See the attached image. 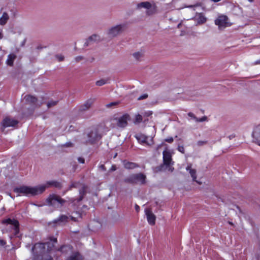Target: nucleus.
I'll return each mask as SVG.
<instances>
[{
	"mask_svg": "<svg viewBox=\"0 0 260 260\" xmlns=\"http://www.w3.org/2000/svg\"><path fill=\"white\" fill-rule=\"evenodd\" d=\"M150 140L152 141V138H151Z\"/></svg>",
	"mask_w": 260,
	"mask_h": 260,
	"instance_id": "bf43d9fd",
	"label": "nucleus"
},
{
	"mask_svg": "<svg viewBox=\"0 0 260 260\" xmlns=\"http://www.w3.org/2000/svg\"><path fill=\"white\" fill-rule=\"evenodd\" d=\"M142 8L147 9L146 14L148 16L152 15L156 12V6L155 4L152 5L149 2H142L137 5V9H140Z\"/></svg>",
	"mask_w": 260,
	"mask_h": 260,
	"instance_id": "0eeeda50",
	"label": "nucleus"
},
{
	"mask_svg": "<svg viewBox=\"0 0 260 260\" xmlns=\"http://www.w3.org/2000/svg\"><path fill=\"white\" fill-rule=\"evenodd\" d=\"M18 123V121L10 117L5 118L2 122L3 126L5 128L9 126L15 127Z\"/></svg>",
	"mask_w": 260,
	"mask_h": 260,
	"instance_id": "4468645a",
	"label": "nucleus"
},
{
	"mask_svg": "<svg viewBox=\"0 0 260 260\" xmlns=\"http://www.w3.org/2000/svg\"><path fill=\"white\" fill-rule=\"evenodd\" d=\"M73 146H74V144L72 143H71V142H68V143H66V144H64L62 145L61 146L62 147H73Z\"/></svg>",
	"mask_w": 260,
	"mask_h": 260,
	"instance_id": "4c0bfd02",
	"label": "nucleus"
},
{
	"mask_svg": "<svg viewBox=\"0 0 260 260\" xmlns=\"http://www.w3.org/2000/svg\"><path fill=\"white\" fill-rule=\"evenodd\" d=\"M57 239L55 238H51L50 240V241L47 242L45 243H37L32 248V250L34 251H36L37 252L38 249H40L39 251L40 252H42L41 249H43L45 248V246L47 245L48 250H52V248H54V249L56 251H60L63 254H67L69 252L72 251L73 247L70 245H62L59 248L55 247L54 246V244L57 243Z\"/></svg>",
	"mask_w": 260,
	"mask_h": 260,
	"instance_id": "f03ea898",
	"label": "nucleus"
},
{
	"mask_svg": "<svg viewBox=\"0 0 260 260\" xmlns=\"http://www.w3.org/2000/svg\"><path fill=\"white\" fill-rule=\"evenodd\" d=\"M130 115L127 113H125L116 119V124L119 127L121 128H124L127 126L128 121L130 120Z\"/></svg>",
	"mask_w": 260,
	"mask_h": 260,
	"instance_id": "9d476101",
	"label": "nucleus"
},
{
	"mask_svg": "<svg viewBox=\"0 0 260 260\" xmlns=\"http://www.w3.org/2000/svg\"><path fill=\"white\" fill-rule=\"evenodd\" d=\"M16 56L14 54H9L8 56V58L6 61V63L8 65L12 66L13 64V61L16 58Z\"/></svg>",
	"mask_w": 260,
	"mask_h": 260,
	"instance_id": "c756f323",
	"label": "nucleus"
},
{
	"mask_svg": "<svg viewBox=\"0 0 260 260\" xmlns=\"http://www.w3.org/2000/svg\"><path fill=\"white\" fill-rule=\"evenodd\" d=\"M256 128L258 129V130H260V124H258L257 126H256Z\"/></svg>",
	"mask_w": 260,
	"mask_h": 260,
	"instance_id": "5fc2aeb1",
	"label": "nucleus"
},
{
	"mask_svg": "<svg viewBox=\"0 0 260 260\" xmlns=\"http://www.w3.org/2000/svg\"><path fill=\"white\" fill-rule=\"evenodd\" d=\"M43 187H39V185L35 187H30L27 186H21L20 187L14 188V192L18 193H21L23 195L36 196L40 194V191L42 190Z\"/></svg>",
	"mask_w": 260,
	"mask_h": 260,
	"instance_id": "7ed1b4c3",
	"label": "nucleus"
},
{
	"mask_svg": "<svg viewBox=\"0 0 260 260\" xmlns=\"http://www.w3.org/2000/svg\"><path fill=\"white\" fill-rule=\"evenodd\" d=\"M250 3H253L254 0H248Z\"/></svg>",
	"mask_w": 260,
	"mask_h": 260,
	"instance_id": "4d7b16f0",
	"label": "nucleus"
},
{
	"mask_svg": "<svg viewBox=\"0 0 260 260\" xmlns=\"http://www.w3.org/2000/svg\"><path fill=\"white\" fill-rule=\"evenodd\" d=\"M144 119L142 114H137L135 115V117L133 120V122L135 124H139L141 122H143Z\"/></svg>",
	"mask_w": 260,
	"mask_h": 260,
	"instance_id": "cd10ccee",
	"label": "nucleus"
},
{
	"mask_svg": "<svg viewBox=\"0 0 260 260\" xmlns=\"http://www.w3.org/2000/svg\"><path fill=\"white\" fill-rule=\"evenodd\" d=\"M109 80L108 79H102L100 80L97 81L95 83V84L97 86H101L106 84L107 83H108Z\"/></svg>",
	"mask_w": 260,
	"mask_h": 260,
	"instance_id": "72a5a7b5",
	"label": "nucleus"
},
{
	"mask_svg": "<svg viewBox=\"0 0 260 260\" xmlns=\"http://www.w3.org/2000/svg\"><path fill=\"white\" fill-rule=\"evenodd\" d=\"M94 101H95L94 99L90 98V99H88L84 103V104H83L82 105H81L80 107V108L79 109V111L80 112H84V111H87L92 105V104L94 103Z\"/></svg>",
	"mask_w": 260,
	"mask_h": 260,
	"instance_id": "f3484780",
	"label": "nucleus"
},
{
	"mask_svg": "<svg viewBox=\"0 0 260 260\" xmlns=\"http://www.w3.org/2000/svg\"><path fill=\"white\" fill-rule=\"evenodd\" d=\"M81 187V189H79V198L77 200L78 202H80L83 200L84 197L86 193V190L87 189V186L85 184H82Z\"/></svg>",
	"mask_w": 260,
	"mask_h": 260,
	"instance_id": "5701e85b",
	"label": "nucleus"
},
{
	"mask_svg": "<svg viewBox=\"0 0 260 260\" xmlns=\"http://www.w3.org/2000/svg\"><path fill=\"white\" fill-rule=\"evenodd\" d=\"M194 95L195 94L193 91L191 90H186L181 93V95H180V99L185 101L191 100Z\"/></svg>",
	"mask_w": 260,
	"mask_h": 260,
	"instance_id": "ddd939ff",
	"label": "nucleus"
},
{
	"mask_svg": "<svg viewBox=\"0 0 260 260\" xmlns=\"http://www.w3.org/2000/svg\"><path fill=\"white\" fill-rule=\"evenodd\" d=\"M47 202L49 206L58 208L61 207L67 201L62 199L60 196L55 194H52L49 196L47 199Z\"/></svg>",
	"mask_w": 260,
	"mask_h": 260,
	"instance_id": "39448f33",
	"label": "nucleus"
},
{
	"mask_svg": "<svg viewBox=\"0 0 260 260\" xmlns=\"http://www.w3.org/2000/svg\"><path fill=\"white\" fill-rule=\"evenodd\" d=\"M152 113L153 112L151 111H145L142 113L144 119V123H145L149 120L148 117L151 116Z\"/></svg>",
	"mask_w": 260,
	"mask_h": 260,
	"instance_id": "7c9ffc66",
	"label": "nucleus"
},
{
	"mask_svg": "<svg viewBox=\"0 0 260 260\" xmlns=\"http://www.w3.org/2000/svg\"><path fill=\"white\" fill-rule=\"evenodd\" d=\"M82 255L78 251L73 252L67 260H83Z\"/></svg>",
	"mask_w": 260,
	"mask_h": 260,
	"instance_id": "b1692460",
	"label": "nucleus"
},
{
	"mask_svg": "<svg viewBox=\"0 0 260 260\" xmlns=\"http://www.w3.org/2000/svg\"><path fill=\"white\" fill-rule=\"evenodd\" d=\"M100 168L103 171H106V168L104 165H101L100 166Z\"/></svg>",
	"mask_w": 260,
	"mask_h": 260,
	"instance_id": "de8ad7c7",
	"label": "nucleus"
},
{
	"mask_svg": "<svg viewBox=\"0 0 260 260\" xmlns=\"http://www.w3.org/2000/svg\"><path fill=\"white\" fill-rule=\"evenodd\" d=\"M75 59L77 62H79L80 60L83 59V57L82 56H78L75 57Z\"/></svg>",
	"mask_w": 260,
	"mask_h": 260,
	"instance_id": "ea45409f",
	"label": "nucleus"
},
{
	"mask_svg": "<svg viewBox=\"0 0 260 260\" xmlns=\"http://www.w3.org/2000/svg\"><path fill=\"white\" fill-rule=\"evenodd\" d=\"M255 64H260V60H257L254 63Z\"/></svg>",
	"mask_w": 260,
	"mask_h": 260,
	"instance_id": "603ef678",
	"label": "nucleus"
},
{
	"mask_svg": "<svg viewBox=\"0 0 260 260\" xmlns=\"http://www.w3.org/2000/svg\"><path fill=\"white\" fill-rule=\"evenodd\" d=\"M162 147H165V150L162 152L163 154V163L160 166L155 167L153 169L154 172L157 173L159 172L168 171L172 172L174 168L172 167L173 161L172 159V155L169 151L168 150L166 144L162 143L156 148V150L158 151Z\"/></svg>",
	"mask_w": 260,
	"mask_h": 260,
	"instance_id": "f257e3e1",
	"label": "nucleus"
},
{
	"mask_svg": "<svg viewBox=\"0 0 260 260\" xmlns=\"http://www.w3.org/2000/svg\"><path fill=\"white\" fill-rule=\"evenodd\" d=\"M82 184H81L80 182H73L71 183L69 187L68 190H71L72 188H79Z\"/></svg>",
	"mask_w": 260,
	"mask_h": 260,
	"instance_id": "f704fd0d",
	"label": "nucleus"
},
{
	"mask_svg": "<svg viewBox=\"0 0 260 260\" xmlns=\"http://www.w3.org/2000/svg\"><path fill=\"white\" fill-rule=\"evenodd\" d=\"M75 214V216L71 215L70 217L71 219L75 222L79 221L78 219L82 218V214L78 212H76L74 213Z\"/></svg>",
	"mask_w": 260,
	"mask_h": 260,
	"instance_id": "2f4dec72",
	"label": "nucleus"
},
{
	"mask_svg": "<svg viewBox=\"0 0 260 260\" xmlns=\"http://www.w3.org/2000/svg\"><path fill=\"white\" fill-rule=\"evenodd\" d=\"M88 140L90 143H93L101 139V136L98 134V131H90L88 134Z\"/></svg>",
	"mask_w": 260,
	"mask_h": 260,
	"instance_id": "a211bd4d",
	"label": "nucleus"
},
{
	"mask_svg": "<svg viewBox=\"0 0 260 260\" xmlns=\"http://www.w3.org/2000/svg\"><path fill=\"white\" fill-rule=\"evenodd\" d=\"M34 260H36V259H34ZM40 260H42V259H40Z\"/></svg>",
	"mask_w": 260,
	"mask_h": 260,
	"instance_id": "052dcab7",
	"label": "nucleus"
},
{
	"mask_svg": "<svg viewBox=\"0 0 260 260\" xmlns=\"http://www.w3.org/2000/svg\"><path fill=\"white\" fill-rule=\"evenodd\" d=\"M234 137H235V136L231 135V136H229V138H230V139H231L232 138H234Z\"/></svg>",
	"mask_w": 260,
	"mask_h": 260,
	"instance_id": "6e6d98bb",
	"label": "nucleus"
},
{
	"mask_svg": "<svg viewBox=\"0 0 260 260\" xmlns=\"http://www.w3.org/2000/svg\"><path fill=\"white\" fill-rule=\"evenodd\" d=\"M146 176L143 173L133 174L124 180L125 183L129 184H144L146 182Z\"/></svg>",
	"mask_w": 260,
	"mask_h": 260,
	"instance_id": "20e7f679",
	"label": "nucleus"
},
{
	"mask_svg": "<svg viewBox=\"0 0 260 260\" xmlns=\"http://www.w3.org/2000/svg\"><path fill=\"white\" fill-rule=\"evenodd\" d=\"M116 170V167L115 165H112L111 169H110V171H114Z\"/></svg>",
	"mask_w": 260,
	"mask_h": 260,
	"instance_id": "c03bdc74",
	"label": "nucleus"
},
{
	"mask_svg": "<svg viewBox=\"0 0 260 260\" xmlns=\"http://www.w3.org/2000/svg\"><path fill=\"white\" fill-rule=\"evenodd\" d=\"M9 19V16L6 12H4L2 16L0 18V24L4 25L6 24Z\"/></svg>",
	"mask_w": 260,
	"mask_h": 260,
	"instance_id": "c85d7f7f",
	"label": "nucleus"
},
{
	"mask_svg": "<svg viewBox=\"0 0 260 260\" xmlns=\"http://www.w3.org/2000/svg\"><path fill=\"white\" fill-rule=\"evenodd\" d=\"M252 136V141L260 146V131H253Z\"/></svg>",
	"mask_w": 260,
	"mask_h": 260,
	"instance_id": "bb28decb",
	"label": "nucleus"
},
{
	"mask_svg": "<svg viewBox=\"0 0 260 260\" xmlns=\"http://www.w3.org/2000/svg\"><path fill=\"white\" fill-rule=\"evenodd\" d=\"M185 169H186V170L189 172V174L190 175V176L192 179V180L193 181L196 182L199 184H201V182L196 180L197 178L196 170L194 169H192L191 167V165L190 164L188 165L186 167Z\"/></svg>",
	"mask_w": 260,
	"mask_h": 260,
	"instance_id": "dca6fc26",
	"label": "nucleus"
},
{
	"mask_svg": "<svg viewBox=\"0 0 260 260\" xmlns=\"http://www.w3.org/2000/svg\"><path fill=\"white\" fill-rule=\"evenodd\" d=\"M56 58L58 59V61H61L63 60V59H64V57L61 55H57Z\"/></svg>",
	"mask_w": 260,
	"mask_h": 260,
	"instance_id": "79ce46f5",
	"label": "nucleus"
},
{
	"mask_svg": "<svg viewBox=\"0 0 260 260\" xmlns=\"http://www.w3.org/2000/svg\"><path fill=\"white\" fill-rule=\"evenodd\" d=\"M195 19L199 24H204L207 21L206 17L201 13H198L195 17Z\"/></svg>",
	"mask_w": 260,
	"mask_h": 260,
	"instance_id": "4be33fe9",
	"label": "nucleus"
},
{
	"mask_svg": "<svg viewBox=\"0 0 260 260\" xmlns=\"http://www.w3.org/2000/svg\"><path fill=\"white\" fill-rule=\"evenodd\" d=\"M229 18L225 15H220L215 20V24L219 28L225 27L230 25L228 22Z\"/></svg>",
	"mask_w": 260,
	"mask_h": 260,
	"instance_id": "f8f14e48",
	"label": "nucleus"
},
{
	"mask_svg": "<svg viewBox=\"0 0 260 260\" xmlns=\"http://www.w3.org/2000/svg\"><path fill=\"white\" fill-rule=\"evenodd\" d=\"M116 156H117V153H116L115 155H114V158H115V157H116Z\"/></svg>",
	"mask_w": 260,
	"mask_h": 260,
	"instance_id": "13d9d810",
	"label": "nucleus"
},
{
	"mask_svg": "<svg viewBox=\"0 0 260 260\" xmlns=\"http://www.w3.org/2000/svg\"><path fill=\"white\" fill-rule=\"evenodd\" d=\"M136 138L138 141L141 143H146L148 145H150L151 144L149 143L147 141L148 137L141 133L138 134L136 135Z\"/></svg>",
	"mask_w": 260,
	"mask_h": 260,
	"instance_id": "412c9836",
	"label": "nucleus"
},
{
	"mask_svg": "<svg viewBox=\"0 0 260 260\" xmlns=\"http://www.w3.org/2000/svg\"><path fill=\"white\" fill-rule=\"evenodd\" d=\"M78 160L80 163L84 164L85 162V159L83 157H78Z\"/></svg>",
	"mask_w": 260,
	"mask_h": 260,
	"instance_id": "a19ab883",
	"label": "nucleus"
},
{
	"mask_svg": "<svg viewBox=\"0 0 260 260\" xmlns=\"http://www.w3.org/2000/svg\"><path fill=\"white\" fill-rule=\"evenodd\" d=\"M126 25L124 24H119L113 26L107 30V35L110 38H114L121 34L125 30Z\"/></svg>",
	"mask_w": 260,
	"mask_h": 260,
	"instance_id": "423d86ee",
	"label": "nucleus"
},
{
	"mask_svg": "<svg viewBox=\"0 0 260 260\" xmlns=\"http://www.w3.org/2000/svg\"><path fill=\"white\" fill-rule=\"evenodd\" d=\"M6 244V242L5 241L2 239H0V245L1 246H4Z\"/></svg>",
	"mask_w": 260,
	"mask_h": 260,
	"instance_id": "37998d69",
	"label": "nucleus"
},
{
	"mask_svg": "<svg viewBox=\"0 0 260 260\" xmlns=\"http://www.w3.org/2000/svg\"><path fill=\"white\" fill-rule=\"evenodd\" d=\"M3 38V34L2 33V30L0 29V39Z\"/></svg>",
	"mask_w": 260,
	"mask_h": 260,
	"instance_id": "8fccbe9b",
	"label": "nucleus"
},
{
	"mask_svg": "<svg viewBox=\"0 0 260 260\" xmlns=\"http://www.w3.org/2000/svg\"><path fill=\"white\" fill-rule=\"evenodd\" d=\"M42 187V190L40 191V194L43 193L47 188L54 187L56 188L60 189L62 187V184L61 182L57 180H50L47 181L45 184L39 185V187Z\"/></svg>",
	"mask_w": 260,
	"mask_h": 260,
	"instance_id": "6e6552de",
	"label": "nucleus"
},
{
	"mask_svg": "<svg viewBox=\"0 0 260 260\" xmlns=\"http://www.w3.org/2000/svg\"><path fill=\"white\" fill-rule=\"evenodd\" d=\"M200 6V4H196V5H190V6H188V7H189V8H193V7H199Z\"/></svg>",
	"mask_w": 260,
	"mask_h": 260,
	"instance_id": "09e8293b",
	"label": "nucleus"
},
{
	"mask_svg": "<svg viewBox=\"0 0 260 260\" xmlns=\"http://www.w3.org/2000/svg\"><path fill=\"white\" fill-rule=\"evenodd\" d=\"M179 151L180 152H182V153H184V148L182 147V148H181L180 147V149H179Z\"/></svg>",
	"mask_w": 260,
	"mask_h": 260,
	"instance_id": "3c124183",
	"label": "nucleus"
},
{
	"mask_svg": "<svg viewBox=\"0 0 260 260\" xmlns=\"http://www.w3.org/2000/svg\"><path fill=\"white\" fill-rule=\"evenodd\" d=\"M173 141V139L172 138H170L169 139H167L165 140V141L166 142H169V143H171Z\"/></svg>",
	"mask_w": 260,
	"mask_h": 260,
	"instance_id": "49530a36",
	"label": "nucleus"
},
{
	"mask_svg": "<svg viewBox=\"0 0 260 260\" xmlns=\"http://www.w3.org/2000/svg\"><path fill=\"white\" fill-rule=\"evenodd\" d=\"M24 100L25 102V103L31 105L32 106H37V99L31 95L28 94L26 95L24 97Z\"/></svg>",
	"mask_w": 260,
	"mask_h": 260,
	"instance_id": "aec40b11",
	"label": "nucleus"
},
{
	"mask_svg": "<svg viewBox=\"0 0 260 260\" xmlns=\"http://www.w3.org/2000/svg\"><path fill=\"white\" fill-rule=\"evenodd\" d=\"M101 41V38L100 36L96 34H93L90 36L85 43V46H88L89 45L94 43H97Z\"/></svg>",
	"mask_w": 260,
	"mask_h": 260,
	"instance_id": "6ab92c4d",
	"label": "nucleus"
},
{
	"mask_svg": "<svg viewBox=\"0 0 260 260\" xmlns=\"http://www.w3.org/2000/svg\"><path fill=\"white\" fill-rule=\"evenodd\" d=\"M2 223L10 225V228L14 230L15 236H17L19 233V222L18 220L8 218L4 220Z\"/></svg>",
	"mask_w": 260,
	"mask_h": 260,
	"instance_id": "1a4fd4ad",
	"label": "nucleus"
},
{
	"mask_svg": "<svg viewBox=\"0 0 260 260\" xmlns=\"http://www.w3.org/2000/svg\"><path fill=\"white\" fill-rule=\"evenodd\" d=\"M148 94L145 93V94L140 96L138 98V101H141V100H143L146 99H147L148 98Z\"/></svg>",
	"mask_w": 260,
	"mask_h": 260,
	"instance_id": "e433bc0d",
	"label": "nucleus"
},
{
	"mask_svg": "<svg viewBox=\"0 0 260 260\" xmlns=\"http://www.w3.org/2000/svg\"><path fill=\"white\" fill-rule=\"evenodd\" d=\"M117 104H118V103H117V102L110 103H109V104L107 105V107L109 108V107H112L113 106L116 105Z\"/></svg>",
	"mask_w": 260,
	"mask_h": 260,
	"instance_id": "58836bf2",
	"label": "nucleus"
},
{
	"mask_svg": "<svg viewBox=\"0 0 260 260\" xmlns=\"http://www.w3.org/2000/svg\"><path fill=\"white\" fill-rule=\"evenodd\" d=\"M123 164L126 169H133L139 167V165L136 163L127 161L125 160L123 161Z\"/></svg>",
	"mask_w": 260,
	"mask_h": 260,
	"instance_id": "393cba45",
	"label": "nucleus"
},
{
	"mask_svg": "<svg viewBox=\"0 0 260 260\" xmlns=\"http://www.w3.org/2000/svg\"><path fill=\"white\" fill-rule=\"evenodd\" d=\"M69 217L65 215H60L57 219L54 220V223H58V224L61 223H66L68 222Z\"/></svg>",
	"mask_w": 260,
	"mask_h": 260,
	"instance_id": "a878e982",
	"label": "nucleus"
},
{
	"mask_svg": "<svg viewBox=\"0 0 260 260\" xmlns=\"http://www.w3.org/2000/svg\"><path fill=\"white\" fill-rule=\"evenodd\" d=\"M145 212L148 223L151 225H154L155 223L156 217L155 215L152 213L151 209L148 208L146 209L145 210Z\"/></svg>",
	"mask_w": 260,
	"mask_h": 260,
	"instance_id": "2eb2a0df",
	"label": "nucleus"
},
{
	"mask_svg": "<svg viewBox=\"0 0 260 260\" xmlns=\"http://www.w3.org/2000/svg\"><path fill=\"white\" fill-rule=\"evenodd\" d=\"M186 118L190 121L196 123L208 121V118L207 116H204L202 117L198 118L192 112L188 113L186 115Z\"/></svg>",
	"mask_w": 260,
	"mask_h": 260,
	"instance_id": "9b49d317",
	"label": "nucleus"
},
{
	"mask_svg": "<svg viewBox=\"0 0 260 260\" xmlns=\"http://www.w3.org/2000/svg\"><path fill=\"white\" fill-rule=\"evenodd\" d=\"M211 1L214 3H217V2L220 1L221 0H211Z\"/></svg>",
	"mask_w": 260,
	"mask_h": 260,
	"instance_id": "864d4df0",
	"label": "nucleus"
},
{
	"mask_svg": "<svg viewBox=\"0 0 260 260\" xmlns=\"http://www.w3.org/2000/svg\"><path fill=\"white\" fill-rule=\"evenodd\" d=\"M57 103V101H50L47 103L48 108L52 107L55 105H56Z\"/></svg>",
	"mask_w": 260,
	"mask_h": 260,
	"instance_id": "c9c22d12",
	"label": "nucleus"
},
{
	"mask_svg": "<svg viewBox=\"0 0 260 260\" xmlns=\"http://www.w3.org/2000/svg\"><path fill=\"white\" fill-rule=\"evenodd\" d=\"M133 55L136 60H140L144 56V53L142 51H139L134 53Z\"/></svg>",
	"mask_w": 260,
	"mask_h": 260,
	"instance_id": "473e14b6",
	"label": "nucleus"
},
{
	"mask_svg": "<svg viewBox=\"0 0 260 260\" xmlns=\"http://www.w3.org/2000/svg\"><path fill=\"white\" fill-rule=\"evenodd\" d=\"M135 208L136 211L137 212H139V211H140V207H139V206L138 205H137V204L135 205Z\"/></svg>",
	"mask_w": 260,
	"mask_h": 260,
	"instance_id": "a18cd8bd",
	"label": "nucleus"
}]
</instances>
